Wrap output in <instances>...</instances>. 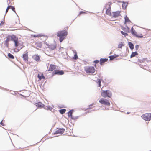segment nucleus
Here are the masks:
<instances>
[{
  "mask_svg": "<svg viewBox=\"0 0 151 151\" xmlns=\"http://www.w3.org/2000/svg\"><path fill=\"white\" fill-rule=\"evenodd\" d=\"M129 45L130 48L131 49H133L134 48V45L131 42H129Z\"/></svg>",
  "mask_w": 151,
  "mask_h": 151,
  "instance_id": "obj_27",
  "label": "nucleus"
},
{
  "mask_svg": "<svg viewBox=\"0 0 151 151\" xmlns=\"http://www.w3.org/2000/svg\"><path fill=\"white\" fill-rule=\"evenodd\" d=\"M10 6V9H11L14 12H15V9L14 7L12 6Z\"/></svg>",
  "mask_w": 151,
  "mask_h": 151,
  "instance_id": "obj_38",
  "label": "nucleus"
},
{
  "mask_svg": "<svg viewBox=\"0 0 151 151\" xmlns=\"http://www.w3.org/2000/svg\"><path fill=\"white\" fill-rule=\"evenodd\" d=\"M101 104L105 106H109L110 105V103L109 100L104 98H101L99 101Z\"/></svg>",
  "mask_w": 151,
  "mask_h": 151,
  "instance_id": "obj_4",
  "label": "nucleus"
},
{
  "mask_svg": "<svg viewBox=\"0 0 151 151\" xmlns=\"http://www.w3.org/2000/svg\"><path fill=\"white\" fill-rule=\"evenodd\" d=\"M101 80L100 79H98L97 81V83L98 84L99 87H100L101 86Z\"/></svg>",
  "mask_w": 151,
  "mask_h": 151,
  "instance_id": "obj_35",
  "label": "nucleus"
},
{
  "mask_svg": "<svg viewBox=\"0 0 151 151\" xmlns=\"http://www.w3.org/2000/svg\"><path fill=\"white\" fill-rule=\"evenodd\" d=\"M141 117L144 120L149 121L151 120V113L145 114L142 115Z\"/></svg>",
  "mask_w": 151,
  "mask_h": 151,
  "instance_id": "obj_6",
  "label": "nucleus"
},
{
  "mask_svg": "<svg viewBox=\"0 0 151 151\" xmlns=\"http://www.w3.org/2000/svg\"><path fill=\"white\" fill-rule=\"evenodd\" d=\"M101 96L104 98L108 97L111 98L112 96V93L109 90H102L101 92Z\"/></svg>",
  "mask_w": 151,
  "mask_h": 151,
  "instance_id": "obj_3",
  "label": "nucleus"
},
{
  "mask_svg": "<svg viewBox=\"0 0 151 151\" xmlns=\"http://www.w3.org/2000/svg\"><path fill=\"white\" fill-rule=\"evenodd\" d=\"M106 14L108 15L111 16V9H106Z\"/></svg>",
  "mask_w": 151,
  "mask_h": 151,
  "instance_id": "obj_24",
  "label": "nucleus"
},
{
  "mask_svg": "<svg viewBox=\"0 0 151 151\" xmlns=\"http://www.w3.org/2000/svg\"><path fill=\"white\" fill-rule=\"evenodd\" d=\"M22 58L23 60L27 63H28V52L26 51L22 55Z\"/></svg>",
  "mask_w": 151,
  "mask_h": 151,
  "instance_id": "obj_8",
  "label": "nucleus"
},
{
  "mask_svg": "<svg viewBox=\"0 0 151 151\" xmlns=\"http://www.w3.org/2000/svg\"><path fill=\"white\" fill-rule=\"evenodd\" d=\"M37 77L40 80L42 79H45V77L42 73H40L38 74Z\"/></svg>",
  "mask_w": 151,
  "mask_h": 151,
  "instance_id": "obj_21",
  "label": "nucleus"
},
{
  "mask_svg": "<svg viewBox=\"0 0 151 151\" xmlns=\"http://www.w3.org/2000/svg\"><path fill=\"white\" fill-rule=\"evenodd\" d=\"M53 73L55 74L58 75H62L64 74V72L63 70H54Z\"/></svg>",
  "mask_w": 151,
  "mask_h": 151,
  "instance_id": "obj_10",
  "label": "nucleus"
},
{
  "mask_svg": "<svg viewBox=\"0 0 151 151\" xmlns=\"http://www.w3.org/2000/svg\"><path fill=\"white\" fill-rule=\"evenodd\" d=\"M73 113V111L70 110L68 112V115L69 117H70L72 118V114Z\"/></svg>",
  "mask_w": 151,
  "mask_h": 151,
  "instance_id": "obj_31",
  "label": "nucleus"
},
{
  "mask_svg": "<svg viewBox=\"0 0 151 151\" xmlns=\"http://www.w3.org/2000/svg\"><path fill=\"white\" fill-rule=\"evenodd\" d=\"M68 34V32L66 30H61L57 32V36L59 37V40L62 42L66 38Z\"/></svg>",
  "mask_w": 151,
  "mask_h": 151,
  "instance_id": "obj_1",
  "label": "nucleus"
},
{
  "mask_svg": "<svg viewBox=\"0 0 151 151\" xmlns=\"http://www.w3.org/2000/svg\"><path fill=\"white\" fill-rule=\"evenodd\" d=\"M121 12L120 11H117L112 12L113 16L114 17H116L120 15Z\"/></svg>",
  "mask_w": 151,
  "mask_h": 151,
  "instance_id": "obj_12",
  "label": "nucleus"
},
{
  "mask_svg": "<svg viewBox=\"0 0 151 151\" xmlns=\"http://www.w3.org/2000/svg\"><path fill=\"white\" fill-rule=\"evenodd\" d=\"M118 55H113L109 56V57L110 58V60H112L114 59L115 58L118 57Z\"/></svg>",
  "mask_w": 151,
  "mask_h": 151,
  "instance_id": "obj_25",
  "label": "nucleus"
},
{
  "mask_svg": "<svg viewBox=\"0 0 151 151\" xmlns=\"http://www.w3.org/2000/svg\"><path fill=\"white\" fill-rule=\"evenodd\" d=\"M8 56L11 59H14V57L13 55L10 53H9L8 54Z\"/></svg>",
  "mask_w": 151,
  "mask_h": 151,
  "instance_id": "obj_33",
  "label": "nucleus"
},
{
  "mask_svg": "<svg viewBox=\"0 0 151 151\" xmlns=\"http://www.w3.org/2000/svg\"><path fill=\"white\" fill-rule=\"evenodd\" d=\"M0 124L3 126H4V124H3V121H2L1 122V123H0Z\"/></svg>",
  "mask_w": 151,
  "mask_h": 151,
  "instance_id": "obj_43",
  "label": "nucleus"
},
{
  "mask_svg": "<svg viewBox=\"0 0 151 151\" xmlns=\"http://www.w3.org/2000/svg\"><path fill=\"white\" fill-rule=\"evenodd\" d=\"M48 47L52 50H55L56 47V44L55 42H54L50 45H48Z\"/></svg>",
  "mask_w": 151,
  "mask_h": 151,
  "instance_id": "obj_9",
  "label": "nucleus"
},
{
  "mask_svg": "<svg viewBox=\"0 0 151 151\" xmlns=\"http://www.w3.org/2000/svg\"><path fill=\"white\" fill-rule=\"evenodd\" d=\"M85 13H86L85 12H83V11H81V12H80L79 14L80 15V14H82Z\"/></svg>",
  "mask_w": 151,
  "mask_h": 151,
  "instance_id": "obj_42",
  "label": "nucleus"
},
{
  "mask_svg": "<svg viewBox=\"0 0 151 151\" xmlns=\"http://www.w3.org/2000/svg\"><path fill=\"white\" fill-rule=\"evenodd\" d=\"M99 62V61L98 60H96L93 61V63H95V64L94 65V66L95 67H96V64L98 63Z\"/></svg>",
  "mask_w": 151,
  "mask_h": 151,
  "instance_id": "obj_37",
  "label": "nucleus"
},
{
  "mask_svg": "<svg viewBox=\"0 0 151 151\" xmlns=\"http://www.w3.org/2000/svg\"><path fill=\"white\" fill-rule=\"evenodd\" d=\"M74 52L75 53V54L74 55V57H73V59L75 60H76L78 58V57L77 55V53L76 51H74Z\"/></svg>",
  "mask_w": 151,
  "mask_h": 151,
  "instance_id": "obj_28",
  "label": "nucleus"
},
{
  "mask_svg": "<svg viewBox=\"0 0 151 151\" xmlns=\"http://www.w3.org/2000/svg\"><path fill=\"white\" fill-rule=\"evenodd\" d=\"M93 104H91V105H90L89 106V107H90V108H91V106H92V105H93Z\"/></svg>",
  "mask_w": 151,
  "mask_h": 151,
  "instance_id": "obj_44",
  "label": "nucleus"
},
{
  "mask_svg": "<svg viewBox=\"0 0 151 151\" xmlns=\"http://www.w3.org/2000/svg\"><path fill=\"white\" fill-rule=\"evenodd\" d=\"M131 33L134 36L136 37L139 38H142L143 37V36L141 32H137L133 29L132 27L131 28Z\"/></svg>",
  "mask_w": 151,
  "mask_h": 151,
  "instance_id": "obj_5",
  "label": "nucleus"
},
{
  "mask_svg": "<svg viewBox=\"0 0 151 151\" xmlns=\"http://www.w3.org/2000/svg\"><path fill=\"white\" fill-rule=\"evenodd\" d=\"M85 71L87 73L92 75L95 73V69L93 66H86L84 67Z\"/></svg>",
  "mask_w": 151,
  "mask_h": 151,
  "instance_id": "obj_2",
  "label": "nucleus"
},
{
  "mask_svg": "<svg viewBox=\"0 0 151 151\" xmlns=\"http://www.w3.org/2000/svg\"><path fill=\"white\" fill-rule=\"evenodd\" d=\"M135 48H136V50H138V48H139V45H136L135 46Z\"/></svg>",
  "mask_w": 151,
  "mask_h": 151,
  "instance_id": "obj_41",
  "label": "nucleus"
},
{
  "mask_svg": "<svg viewBox=\"0 0 151 151\" xmlns=\"http://www.w3.org/2000/svg\"><path fill=\"white\" fill-rule=\"evenodd\" d=\"M121 33L122 35H124L125 37H126V36H127L128 35V34L127 33V32H126V33H125L123 31H121Z\"/></svg>",
  "mask_w": 151,
  "mask_h": 151,
  "instance_id": "obj_34",
  "label": "nucleus"
},
{
  "mask_svg": "<svg viewBox=\"0 0 151 151\" xmlns=\"http://www.w3.org/2000/svg\"><path fill=\"white\" fill-rule=\"evenodd\" d=\"M32 36L34 37H47L46 36L43 35L42 34H38L37 35H32Z\"/></svg>",
  "mask_w": 151,
  "mask_h": 151,
  "instance_id": "obj_23",
  "label": "nucleus"
},
{
  "mask_svg": "<svg viewBox=\"0 0 151 151\" xmlns=\"http://www.w3.org/2000/svg\"><path fill=\"white\" fill-rule=\"evenodd\" d=\"M65 130L63 128L59 129L56 130L54 134H62L65 132Z\"/></svg>",
  "mask_w": 151,
  "mask_h": 151,
  "instance_id": "obj_11",
  "label": "nucleus"
},
{
  "mask_svg": "<svg viewBox=\"0 0 151 151\" xmlns=\"http://www.w3.org/2000/svg\"><path fill=\"white\" fill-rule=\"evenodd\" d=\"M11 40V39L9 35H8L6 37V40H5L4 42V44L8 46L9 45V42Z\"/></svg>",
  "mask_w": 151,
  "mask_h": 151,
  "instance_id": "obj_17",
  "label": "nucleus"
},
{
  "mask_svg": "<svg viewBox=\"0 0 151 151\" xmlns=\"http://www.w3.org/2000/svg\"><path fill=\"white\" fill-rule=\"evenodd\" d=\"M56 65L51 64L48 68L47 71L48 72H52L53 71H54V70H56L55 69H56Z\"/></svg>",
  "mask_w": 151,
  "mask_h": 151,
  "instance_id": "obj_7",
  "label": "nucleus"
},
{
  "mask_svg": "<svg viewBox=\"0 0 151 151\" xmlns=\"http://www.w3.org/2000/svg\"><path fill=\"white\" fill-rule=\"evenodd\" d=\"M145 61H146V60H145V59L143 60H142V62H145ZM146 61L147 62V61H146Z\"/></svg>",
  "mask_w": 151,
  "mask_h": 151,
  "instance_id": "obj_45",
  "label": "nucleus"
},
{
  "mask_svg": "<svg viewBox=\"0 0 151 151\" xmlns=\"http://www.w3.org/2000/svg\"><path fill=\"white\" fill-rule=\"evenodd\" d=\"M9 36L11 39V40L14 42L16 40H18V38L14 35H9Z\"/></svg>",
  "mask_w": 151,
  "mask_h": 151,
  "instance_id": "obj_13",
  "label": "nucleus"
},
{
  "mask_svg": "<svg viewBox=\"0 0 151 151\" xmlns=\"http://www.w3.org/2000/svg\"><path fill=\"white\" fill-rule=\"evenodd\" d=\"M66 111V110L65 109H62L60 110H59V112L61 114H63Z\"/></svg>",
  "mask_w": 151,
  "mask_h": 151,
  "instance_id": "obj_30",
  "label": "nucleus"
},
{
  "mask_svg": "<svg viewBox=\"0 0 151 151\" xmlns=\"http://www.w3.org/2000/svg\"><path fill=\"white\" fill-rule=\"evenodd\" d=\"M14 42L15 46L16 47H17L19 46V43L18 41V40Z\"/></svg>",
  "mask_w": 151,
  "mask_h": 151,
  "instance_id": "obj_32",
  "label": "nucleus"
},
{
  "mask_svg": "<svg viewBox=\"0 0 151 151\" xmlns=\"http://www.w3.org/2000/svg\"><path fill=\"white\" fill-rule=\"evenodd\" d=\"M35 105L37 107L40 108H43L44 106V104L40 102H38L37 103H35Z\"/></svg>",
  "mask_w": 151,
  "mask_h": 151,
  "instance_id": "obj_20",
  "label": "nucleus"
},
{
  "mask_svg": "<svg viewBox=\"0 0 151 151\" xmlns=\"http://www.w3.org/2000/svg\"><path fill=\"white\" fill-rule=\"evenodd\" d=\"M33 59L37 62L40 60V58L39 55H35L32 57Z\"/></svg>",
  "mask_w": 151,
  "mask_h": 151,
  "instance_id": "obj_15",
  "label": "nucleus"
},
{
  "mask_svg": "<svg viewBox=\"0 0 151 151\" xmlns=\"http://www.w3.org/2000/svg\"><path fill=\"white\" fill-rule=\"evenodd\" d=\"M123 4L122 5V6L123 7Z\"/></svg>",
  "mask_w": 151,
  "mask_h": 151,
  "instance_id": "obj_46",
  "label": "nucleus"
},
{
  "mask_svg": "<svg viewBox=\"0 0 151 151\" xmlns=\"http://www.w3.org/2000/svg\"><path fill=\"white\" fill-rule=\"evenodd\" d=\"M112 3L110 2H108L105 5L104 9H111Z\"/></svg>",
  "mask_w": 151,
  "mask_h": 151,
  "instance_id": "obj_16",
  "label": "nucleus"
},
{
  "mask_svg": "<svg viewBox=\"0 0 151 151\" xmlns=\"http://www.w3.org/2000/svg\"><path fill=\"white\" fill-rule=\"evenodd\" d=\"M131 23V21L129 19L128 17L126 16L125 17V22L124 24L126 25V26H127V24H130Z\"/></svg>",
  "mask_w": 151,
  "mask_h": 151,
  "instance_id": "obj_14",
  "label": "nucleus"
},
{
  "mask_svg": "<svg viewBox=\"0 0 151 151\" xmlns=\"http://www.w3.org/2000/svg\"><path fill=\"white\" fill-rule=\"evenodd\" d=\"M4 24V20H3V21H2L1 22L0 24V26H2L3 24Z\"/></svg>",
  "mask_w": 151,
  "mask_h": 151,
  "instance_id": "obj_39",
  "label": "nucleus"
},
{
  "mask_svg": "<svg viewBox=\"0 0 151 151\" xmlns=\"http://www.w3.org/2000/svg\"><path fill=\"white\" fill-rule=\"evenodd\" d=\"M124 44L122 42H121L118 45V48H122L123 46H124Z\"/></svg>",
  "mask_w": 151,
  "mask_h": 151,
  "instance_id": "obj_29",
  "label": "nucleus"
},
{
  "mask_svg": "<svg viewBox=\"0 0 151 151\" xmlns=\"http://www.w3.org/2000/svg\"><path fill=\"white\" fill-rule=\"evenodd\" d=\"M42 46V43L40 42H37L35 43V47L38 48H41Z\"/></svg>",
  "mask_w": 151,
  "mask_h": 151,
  "instance_id": "obj_18",
  "label": "nucleus"
},
{
  "mask_svg": "<svg viewBox=\"0 0 151 151\" xmlns=\"http://www.w3.org/2000/svg\"><path fill=\"white\" fill-rule=\"evenodd\" d=\"M10 9V6H8L7 7L6 10V13L8 12L9 9Z\"/></svg>",
  "mask_w": 151,
  "mask_h": 151,
  "instance_id": "obj_40",
  "label": "nucleus"
},
{
  "mask_svg": "<svg viewBox=\"0 0 151 151\" xmlns=\"http://www.w3.org/2000/svg\"><path fill=\"white\" fill-rule=\"evenodd\" d=\"M45 109L47 110H51L52 109V108L50 107V106H49L46 108H45Z\"/></svg>",
  "mask_w": 151,
  "mask_h": 151,
  "instance_id": "obj_36",
  "label": "nucleus"
},
{
  "mask_svg": "<svg viewBox=\"0 0 151 151\" xmlns=\"http://www.w3.org/2000/svg\"><path fill=\"white\" fill-rule=\"evenodd\" d=\"M127 27V28H126L123 27H122V29L123 30H124V31L126 32H129V30H130V29L128 27L127 25L126 26Z\"/></svg>",
  "mask_w": 151,
  "mask_h": 151,
  "instance_id": "obj_22",
  "label": "nucleus"
},
{
  "mask_svg": "<svg viewBox=\"0 0 151 151\" xmlns=\"http://www.w3.org/2000/svg\"><path fill=\"white\" fill-rule=\"evenodd\" d=\"M108 60V59L107 58H101L100 60V63L101 65H102L104 64V63L107 62Z\"/></svg>",
  "mask_w": 151,
  "mask_h": 151,
  "instance_id": "obj_19",
  "label": "nucleus"
},
{
  "mask_svg": "<svg viewBox=\"0 0 151 151\" xmlns=\"http://www.w3.org/2000/svg\"><path fill=\"white\" fill-rule=\"evenodd\" d=\"M138 53L137 52H133L132 53L130 56L131 58L135 57L136 55H137Z\"/></svg>",
  "mask_w": 151,
  "mask_h": 151,
  "instance_id": "obj_26",
  "label": "nucleus"
}]
</instances>
